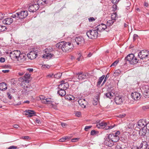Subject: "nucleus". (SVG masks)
<instances>
[{
  "label": "nucleus",
  "mask_w": 149,
  "mask_h": 149,
  "mask_svg": "<svg viewBox=\"0 0 149 149\" xmlns=\"http://www.w3.org/2000/svg\"><path fill=\"white\" fill-rule=\"evenodd\" d=\"M88 76L87 73H77L75 74L72 79L74 81H79L86 79Z\"/></svg>",
  "instance_id": "4"
},
{
  "label": "nucleus",
  "mask_w": 149,
  "mask_h": 149,
  "mask_svg": "<svg viewBox=\"0 0 149 149\" xmlns=\"http://www.w3.org/2000/svg\"><path fill=\"white\" fill-rule=\"evenodd\" d=\"M81 114V112L80 111H77L75 115L76 116L79 117Z\"/></svg>",
  "instance_id": "48"
},
{
  "label": "nucleus",
  "mask_w": 149,
  "mask_h": 149,
  "mask_svg": "<svg viewBox=\"0 0 149 149\" xmlns=\"http://www.w3.org/2000/svg\"><path fill=\"white\" fill-rule=\"evenodd\" d=\"M5 61V59L3 57H1L0 58V62L1 63H3Z\"/></svg>",
  "instance_id": "54"
},
{
  "label": "nucleus",
  "mask_w": 149,
  "mask_h": 149,
  "mask_svg": "<svg viewBox=\"0 0 149 149\" xmlns=\"http://www.w3.org/2000/svg\"><path fill=\"white\" fill-rule=\"evenodd\" d=\"M52 0H34L33 4L30 5L28 10L30 12H34L38 10L40 6H44L47 4H51Z\"/></svg>",
  "instance_id": "1"
},
{
  "label": "nucleus",
  "mask_w": 149,
  "mask_h": 149,
  "mask_svg": "<svg viewBox=\"0 0 149 149\" xmlns=\"http://www.w3.org/2000/svg\"><path fill=\"white\" fill-rule=\"evenodd\" d=\"M142 109L143 110H144L146 109H149V104L143 106L142 107Z\"/></svg>",
  "instance_id": "38"
},
{
  "label": "nucleus",
  "mask_w": 149,
  "mask_h": 149,
  "mask_svg": "<svg viewBox=\"0 0 149 149\" xmlns=\"http://www.w3.org/2000/svg\"><path fill=\"white\" fill-rule=\"evenodd\" d=\"M146 127L147 130H149V122L148 123H146Z\"/></svg>",
  "instance_id": "63"
},
{
  "label": "nucleus",
  "mask_w": 149,
  "mask_h": 149,
  "mask_svg": "<svg viewBox=\"0 0 149 149\" xmlns=\"http://www.w3.org/2000/svg\"><path fill=\"white\" fill-rule=\"evenodd\" d=\"M78 54V58H77V60H78V61H80L81 59L82 58V55L81 54L79 53L78 52L77 53Z\"/></svg>",
  "instance_id": "39"
},
{
  "label": "nucleus",
  "mask_w": 149,
  "mask_h": 149,
  "mask_svg": "<svg viewBox=\"0 0 149 149\" xmlns=\"http://www.w3.org/2000/svg\"><path fill=\"white\" fill-rule=\"evenodd\" d=\"M13 19L11 18H7L4 19L2 22L4 24L6 25H10L13 22Z\"/></svg>",
  "instance_id": "21"
},
{
  "label": "nucleus",
  "mask_w": 149,
  "mask_h": 149,
  "mask_svg": "<svg viewBox=\"0 0 149 149\" xmlns=\"http://www.w3.org/2000/svg\"><path fill=\"white\" fill-rule=\"evenodd\" d=\"M120 132L118 131L115 133H112L109 134H107V138L108 139L111 140L114 143L117 142L119 140V137L118 136L120 134Z\"/></svg>",
  "instance_id": "6"
},
{
  "label": "nucleus",
  "mask_w": 149,
  "mask_h": 149,
  "mask_svg": "<svg viewBox=\"0 0 149 149\" xmlns=\"http://www.w3.org/2000/svg\"><path fill=\"white\" fill-rule=\"evenodd\" d=\"M30 137L28 136H22L21 138V139H30Z\"/></svg>",
  "instance_id": "50"
},
{
  "label": "nucleus",
  "mask_w": 149,
  "mask_h": 149,
  "mask_svg": "<svg viewBox=\"0 0 149 149\" xmlns=\"http://www.w3.org/2000/svg\"><path fill=\"white\" fill-rule=\"evenodd\" d=\"M25 112V115H30L28 116L29 117H31L33 115L32 114L35 113L34 111L29 110H26Z\"/></svg>",
  "instance_id": "24"
},
{
  "label": "nucleus",
  "mask_w": 149,
  "mask_h": 149,
  "mask_svg": "<svg viewBox=\"0 0 149 149\" xmlns=\"http://www.w3.org/2000/svg\"><path fill=\"white\" fill-rule=\"evenodd\" d=\"M131 5L129 1H127L126 3H125V6L126 7V9L127 10L128 9L129 7Z\"/></svg>",
  "instance_id": "36"
},
{
  "label": "nucleus",
  "mask_w": 149,
  "mask_h": 149,
  "mask_svg": "<svg viewBox=\"0 0 149 149\" xmlns=\"http://www.w3.org/2000/svg\"><path fill=\"white\" fill-rule=\"evenodd\" d=\"M5 14L0 12V20H1L5 16Z\"/></svg>",
  "instance_id": "44"
},
{
  "label": "nucleus",
  "mask_w": 149,
  "mask_h": 149,
  "mask_svg": "<svg viewBox=\"0 0 149 149\" xmlns=\"http://www.w3.org/2000/svg\"><path fill=\"white\" fill-rule=\"evenodd\" d=\"M143 94L145 95V97H149V93H147V92H143Z\"/></svg>",
  "instance_id": "55"
},
{
  "label": "nucleus",
  "mask_w": 149,
  "mask_h": 149,
  "mask_svg": "<svg viewBox=\"0 0 149 149\" xmlns=\"http://www.w3.org/2000/svg\"><path fill=\"white\" fill-rule=\"evenodd\" d=\"M74 40L76 44L78 45H79L80 46L82 45L84 43V40L82 37H75Z\"/></svg>",
  "instance_id": "14"
},
{
  "label": "nucleus",
  "mask_w": 149,
  "mask_h": 149,
  "mask_svg": "<svg viewBox=\"0 0 149 149\" xmlns=\"http://www.w3.org/2000/svg\"><path fill=\"white\" fill-rule=\"evenodd\" d=\"M7 89V84L4 82L0 84V90L4 91Z\"/></svg>",
  "instance_id": "25"
},
{
  "label": "nucleus",
  "mask_w": 149,
  "mask_h": 149,
  "mask_svg": "<svg viewBox=\"0 0 149 149\" xmlns=\"http://www.w3.org/2000/svg\"><path fill=\"white\" fill-rule=\"evenodd\" d=\"M149 52V51L146 50H142L138 53V56L141 59H143L147 57Z\"/></svg>",
  "instance_id": "13"
},
{
  "label": "nucleus",
  "mask_w": 149,
  "mask_h": 149,
  "mask_svg": "<svg viewBox=\"0 0 149 149\" xmlns=\"http://www.w3.org/2000/svg\"><path fill=\"white\" fill-rule=\"evenodd\" d=\"M10 70H3L2 71V72L4 73H6L9 72Z\"/></svg>",
  "instance_id": "61"
},
{
  "label": "nucleus",
  "mask_w": 149,
  "mask_h": 149,
  "mask_svg": "<svg viewBox=\"0 0 149 149\" xmlns=\"http://www.w3.org/2000/svg\"><path fill=\"white\" fill-rule=\"evenodd\" d=\"M61 125L62 127H64L65 126H66L67 125V124L66 123H61Z\"/></svg>",
  "instance_id": "58"
},
{
  "label": "nucleus",
  "mask_w": 149,
  "mask_h": 149,
  "mask_svg": "<svg viewBox=\"0 0 149 149\" xmlns=\"http://www.w3.org/2000/svg\"><path fill=\"white\" fill-rule=\"evenodd\" d=\"M86 34L89 38L95 39L97 37L98 33L96 29H93L88 31L86 32Z\"/></svg>",
  "instance_id": "7"
},
{
  "label": "nucleus",
  "mask_w": 149,
  "mask_h": 149,
  "mask_svg": "<svg viewBox=\"0 0 149 149\" xmlns=\"http://www.w3.org/2000/svg\"><path fill=\"white\" fill-rule=\"evenodd\" d=\"M17 148V146H12L9 147L8 148V149H16Z\"/></svg>",
  "instance_id": "47"
},
{
  "label": "nucleus",
  "mask_w": 149,
  "mask_h": 149,
  "mask_svg": "<svg viewBox=\"0 0 149 149\" xmlns=\"http://www.w3.org/2000/svg\"><path fill=\"white\" fill-rule=\"evenodd\" d=\"M65 41H61L59 42L56 45V47L58 49H61L63 51V47H64L63 45L65 44Z\"/></svg>",
  "instance_id": "26"
},
{
  "label": "nucleus",
  "mask_w": 149,
  "mask_h": 149,
  "mask_svg": "<svg viewBox=\"0 0 149 149\" xmlns=\"http://www.w3.org/2000/svg\"><path fill=\"white\" fill-rule=\"evenodd\" d=\"M79 105L82 107L85 108L86 107V102L84 99H80L78 101Z\"/></svg>",
  "instance_id": "22"
},
{
  "label": "nucleus",
  "mask_w": 149,
  "mask_h": 149,
  "mask_svg": "<svg viewBox=\"0 0 149 149\" xmlns=\"http://www.w3.org/2000/svg\"><path fill=\"white\" fill-rule=\"evenodd\" d=\"M116 15L117 14L115 12L112 13L111 15V19L115 21L116 20Z\"/></svg>",
  "instance_id": "34"
},
{
  "label": "nucleus",
  "mask_w": 149,
  "mask_h": 149,
  "mask_svg": "<svg viewBox=\"0 0 149 149\" xmlns=\"http://www.w3.org/2000/svg\"><path fill=\"white\" fill-rule=\"evenodd\" d=\"M53 50L52 48H46L44 50L45 54L43 56L42 58H44L50 59L52 58H54V55L51 53V52Z\"/></svg>",
  "instance_id": "9"
},
{
  "label": "nucleus",
  "mask_w": 149,
  "mask_h": 149,
  "mask_svg": "<svg viewBox=\"0 0 149 149\" xmlns=\"http://www.w3.org/2000/svg\"><path fill=\"white\" fill-rule=\"evenodd\" d=\"M115 22L114 20L112 19L109 20L107 22V26H110L112 25L114 22Z\"/></svg>",
  "instance_id": "33"
},
{
  "label": "nucleus",
  "mask_w": 149,
  "mask_h": 149,
  "mask_svg": "<svg viewBox=\"0 0 149 149\" xmlns=\"http://www.w3.org/2000/svg\"><path fill=\"white\" fill-rule=\"evenodd\" d=\"M109 74H107V75L106 76H105V77L103 81V82L102 84V85H101L102 86L103 85H104V84L105 83V82L106 81L107 79L109 77Z\"/></svg>",
  "instance_id": "37"
},
{
  "label": "nucleus",
  "mask_w": 149,
  "mask_h": 149,
  "mask_svg": "<svg viewBox=\"0 0 149 149\" xmlns=\"http://www.w3.org/2000/svg\"><path fill=\"white\" fill-rule=\"evenodd\" d=\"M64 43L65 44L63 45L64 47H63V51L67 53L71 52L73 50L74 47L73 45L70 42H65Z\"/></svg>",
  "instance_id": "8"
},
{
  "label": "nucleus",
  "mask_w": 149,
  "mask_h": 149,
  "mask_svg": "<svg viewBox=\"0 0 149 149\" xmlns=\"http://www.w3.org/2000/svg\"><path fill=\"white\" fill-rule=\"evenodd\" d=\"M28 71L29 72H31L33 71V68H28L26 70Z\"/></svg>",
  "instance_id": "62"
},
{
  "label": "nucleus",
  "mask_w": 149,
  "mask_h": 149,
  "mask_svg": "<svg viewBox=\"0 0 149 149\" xmlns=\"http://www.w3.org/2000/svg\"><path fill=\"white\" fill-rule=\"evenodd\" d=\"M111 92H108L104 94L106 96L107 98L111 99L113 96L114 95V93L112 92H111Z\"/></svg>",
  "instance_id": "29"
},
{
  "label": "nucleus",
  "mask_w": 149,
  "mask_h": 149,
  "mask_svg": "<svg viewBox=\"0 0 149 149\" xmlns=\"http://www.w3.org/2000/svg\"><path fill=\"white\" fill-rule=\"evenodd\" d=\"M89 21L90 22H92L95 20V19L93 17H91L88 18Z\"/></svg>",
  "instance_id": "51"
},
{
  "label": "nucleus",
  "mask_w": 149,
  "mask_h": 149,
  "mask_svg": "<svg viewBox=\"0 0 149 149\" xmlns=\"http://www.w3.org/2000/svg\"><path fill=\"white\" fill-rule=\"evenodd\" d=\"M1 32L5 31L6 29V26H4L1 25Z\"/></svg>",
  "instance_id": "46"
},
{
  "label": "nucleus",
  "mask_w": 149,
  "mask_h": 149,
  "mask_svg": "<svg viewBox=\"0 0 149 149\" xmlns=\"http://www.w3.org/2000/svg\"><path fill=\"white\" fill-rule=\"evenodd\" d=\"M36 122L39 124H41V122L39 119L36 120Z\"/></svg>",
  "instance_id": "64"
},
{
  "label": "nucleus",
  "mask_w": 149,
  "mask_h": 149,
  "mask_svg": "<svg viewBox=\"0 0 149 149\" xmlns=\"http://www.w3.org/2000/svg\"><path fill=\"white\" fill-rule=\"evenodd\" d=\"M78 139V138H76L72 139H71V141L72 142H74L76 141Z\"/></svg>",
  "instance_id": "57"
},
{
  "label": "nucleus",
  "mask_w": 149,
  "mask_h": 149,
  "mask_svg": "<svg viewBox=\"0 0 149 149\" xmlns=\"http://www.w3.org/2000/svg\"><path fill=\"white\" fill-rule=\"evenodd\" d=\"M132 97L135 100H137L141 98L140 94L138 92H134L132 93L131 94Z\"/></svg>",
  "instance_id": "20"
},
{
  "label": "nucleus",
  "mask_w": 149,
  "mask_h": 149,
  "mask_svg": "<svg viewBox=\"0 0 149 149\" xmlns=\"http://www.w3.org/2000/svg\"><path fill=\"white\" fill-rule=\"evenodd\" d=\"M58 91V93L61 96H64L66 94V92L65 90L63 89H60Z\"/></svg>",
  "instance_id": "28"
},
{
  "label": "nucleus",
  "mask_w": 149,
  "mask_h": 149,
  "mask_svg": "<svg viewBox=\"0 0 149 149\" xmlns=\"http://www.w3.org/2000/svg\"><path fill=\"white\" fill-rule=\"evenodd\" d=\"M26 54L24 53H20L17 60L24 61L26 60Z\"/></svg>",
  "instance_id": "27"
},
{
  "label": "nucleus",
  "mask_w": 149,
  "mask_h": 149,
  "mask_svg": "<svg viewBox=\"0 0 149 149\" xmlns=\"http://www.w3.org/2000/svg\"><path fill=\"white\" fill-rule=\"evenodd\" d=\"M29 81L27 79L23 80L21 83V85L23 86L24 88H28L29 86H28V84L29 83ZM24 92L27 93L29 92V91L27 89H24Z\"/></svg>",
  "instance_id": "18"
},
{
  "label": "nucleus",
  "mask_w": 149,
  "mask_h": 149,
  "mask_svg": "<svg viewBox=\"0 0 149 149\" xmlns=\"http://www.w3.org/2000/svg\"><path fill=\"white\" fill-rule=\"evenodd\" d=\"M114 100L117 104H120L123 103L124 100L121 96H118L116 97Z\"/></svg>",
  "instance_id": "19"
},
{
  "label": "nucleus",
  "mask_w": 149,
  "mask_h": 149,
  "mask_svg": "<svg viewBox=\"0 0 149 149\" xmlns=\"http://www.w3.org/2000/svg\"><path fill=\"white\" fill-rule=\"evenodd\" d=\"M104 77H105V75H103L101 77H100L98 79V81L97 82V86H99L100 85V84H101V82H102V80H103V79L104 78Z\"/></svg>",
  "instance_id": "30"
},
{
  "label": "nucleus",
  "mask_w": 149,
  "mask_h": 149,
  "mask_svg": "<svg viewBox=\"0 0 149 149\" xmlns=\"http://www.w3.org/2000/svg\"><path fill=\"white\" fill-rule=\"evenodd\" d=\"M125 115H126L125 114H120L119 116L118 117L120 118H122L124 117L125 116Z\"/></svg>",
  "instance_id": "59"
},
{
  "label": "nucleus",
  "mask_w": 149,
  "mask_h": 149,
  "mask_svg": "<svg viewBox=\"0 0 149 149\" xmlns=\"http://www.w3.org/2000/svg\"><path fill=\"white\" fill-rule=\"evenodd\" d=\"M148 147L149 146L146 141H143L140 146V148L141 149H148Z\"/></svg>",
  "instance_id": "23"
},
{
  "label": "nucleus",
  "mask_w": 149,
  "mask_h": 149,
  "mask_svg": "<svg viewBox=\"0 0 149 149\" xmlns=\"http://www.w3.org/2000/svg\"><path fill=\"white\" fill-rule=\"evenodd\" d=\"M20 53V51L17 50L13 51L10 53V57L13 60H18Z\"/></svg>",
  "instance_id": "12"
},
{
  "label": "nucleus",
  "mask_w": 149,
  "mask_h": 149,
  "mask_svg": "<svg viewBox=\"0 0 149 149\" xmlns=\"http://www.w3.org/2000/svg\"><path fill=\"white\" fill-rule=\"evenodd\" d=\"M39 52L37 48H34L33 51H31L28 54L27 57L31 60L34 59L38 56V54Z\"/></svg>",
  "instance_id": "10"
},
{
  "label": "nucleus",
  "mask_w": 149,
  "mask_h": 149,
  "mask_svg": "<svg viewBox=\"0 0 149 149\" xmlns=\"http://www.w3.org/2000/svg\"><path fill=\"white\" fill-rule=\"evenodd\" d=\"M120 72H120V70H116L115 71L114 73H117L118 74L117 75H118V74H119Z\"/></svg>",
  "instance_id": "60"
},
{
  "label": "nucleus",
  "mask_w": 149,
  "mask_h": 149,
  "mask_svg": "<svg viewBox=\"0 0 149 149\" xmlns=\"http://www.w3.org/2000/svg\"><path fill=\"white\" fill-rule=\"evenodd\" d=\"M120 0H111L112 3L114 4L117 3Z\"/></svg>",
  "instance_id": "43"
},
{
  "label": "nucleus",
  "mask_w": 149,
  "mask_h": 149,
  "mask_svg": "<svg viewBox=\"0 0 149 149\" xmlns=\"http://www.w3.org/2000/svg\"><path fill=\"white\" fill-rule=\"evenodd\" d=\"M145 88L146 89V90H144V92H147V93H149V88H148V86H147L146 87H145Z\"/></svg>",
  "instance_id": "49"
},
{
  "label": "nucleus",
  "mask_w": 149,
  "mask_h": 149,
  "mask_svg": "<svg viewBox=\"0 0 149 149\" xmlns=\"http://www.w3.org/2000/svg\"><path fill=\"white\" fill-rule=\"evenodd\" d=\"M96 127L99 129H104L107 130L109 129H111L114 127V126H108L106 123L104 122H102L99 123H97Z\"/></svg>",
  "instance_id": "11"
},
{
  "label": "nucleus",
  "mask_w": 149,
  "mask_h": 149,
  "mask_svg": "<svg viewBox=\"0 0 149 149\" xmlns=\"http://www.w3.org/2000/svg\"><path fill=\"white\" fill-rule=\"evenodd\" d=\"M104 143L106 146L111 147L113 146L114 143L111 140L108 139L107 138V136L106 135L104 139Z\"/></svg>",
  "instance_id": "15"
},
{
  "label": "nucleus",
  "mask_w": 149,
  "mask_h": 149,
  "mask_svg": "<svg viewBox=\"0 0 149 149\" xmlns=\"http://www.w3.org/2000/svg\"><path fill=\"white\" fill-rule=\"evenodd\" d=\"M146 123L144 120H140L136 124H134L135 130H137L139 129V133L141 136H144L147 132V128L146 127Z\"/></svg>",
  "instance_id": "2"
},
{
  "label": "nucleus",
  "mask_w": 149,
  "mask_h": 149,
  "mask_svg": "<svg viewBox=\"0 0 149 149\" xmlns=\"http://www.w3.org/2000/svg\"><path fill=\"white\" fill-rule=\"evenodd\" d=\"M69 87V84L67 82L61 81V83L58 85V88L60 89L66 90Z\"/></svg>",
  "instance_id": "16"
},
{
  "label": "nucleus",
  "mask_w": 149,
  "mask_h": 149,
  "mask_svg": "<svg viewBox=\"0 0 149 149\" xmlns=\"http://www.w3.org/2000/svg\"><path fill=\"white\" fill-rule=\"evenodd\" d=\"M30 77V74L29 73H26L25 74L24 76L22 77V79L24 80H28L29 79Z\"/></svg>",
  "instance_id": "31"
},
{
  "label": "nucleus",
  "mask_w": 149,
  "mask_h": 149,
  "mask_svg": "<svg viewBox=\"0 0 149 149\" xmlns=\"http://www.w3.org/2000/svg\"><path fill=\"white\" fill-rule=\"evenodd\" d=\"M138 36L136 34H134L133 35V40L134 41L135 40L138 38Z\"/></svg>",
  "instance_id": "52"
},
{
  "label": "nucleus",
  "mask_w": 149,
  "mask_h": 149,
  "mask_svg": "<svg viewBox=\"0 0 149 149\" xmlns=\"http://www.w3.org/2000/svg\"><path fill=\"white\" fill-rule=\"evenodd\" d=\"M96 134V131L94 130H92L91 132V135H95Z\"/></svg>",
  "instance_id": "42"
},
{
  "label": "nucleus",
  "mask_w": 149,
  "mask_h": 149,
  "mask_svg": "<svg viewBox=\"0 0 149 149\" xmlns=\"http://www.w3.org/2000/svg\"><path fill=\"white\" fill-rule=\"evenodd\" d=\"M99 101L97 99H94L93 102V104L94 105H97Z\"/></svg>",
  "instance_id": "40"
},
{
  "label": "nucleus",
  "mask_w": 149,
  "mask_h": 149,
  "mask_svg": "<svg viewBox=\"0 0 149 149\" xmlns=\"http://www.w3.org/2000/svg\"><path fill=\"white\" fill-rule=\"evenodd\" d=\"M62 75V73L60 72L54 75V77L58 79L60 78Z\"/></svg>",
  "instance_id": "35"
},
{
  "label": "nucleus",
  "mask_w": 149,
  "mask_h": 149,
  "mask_svg": "<svg viewBox=\"0 0 149 149\" xmlns=\"http://www.w3.org/2000/svg\"><path fill=\"white\" fill-rule=\"evenodd\" d=\"M107 28V26L104 24H101L98 25L95 28L97 31L101 32L104 31Z\"/></svg>",
  "instance_id": "17"
},
{
  "label": "nucleus",
  "mask_w": 149,
  "mask_h": 149,
  "mask_svg": "<svg viewBox=\"0 0 149 149\" xmlns=\"http://www.w3.org/2000/svg\"><path fill=\"white\" fill-rule=\"evenodd\" d=\"M28 15V12L26 10L21 11L16 13H14L11 17L17 20L18 19H23L26 18Z\"/></svg>",
  "instance_id": "3"
},
{
  "label": "nucleus",
  "mask_w": 149,
  "mask_h": 149,
  "mask_svg": "<svg viewBox=\"0 0 149 149\" xmlns=\"http://www.w3.org/2000/svg\"><path fill=\"white\" fill-rule=\"evenodd\" d=\"M52 101L51 100V98H46L44 101L42 102L45 104H50Z\"/></svg>",
  "instance_id": "32"
},
{
  "label": "nucleus",
  "mask_w": 149,
  "mask_h": 149,
  "mask_svg": "<svg viewBox=\"0 0 149 149\" xmlns=\"http://www.w3.org/2000/svg\"><path fill=\"white\" fill-rule=\"evenodd\" d=\"M100 95L99 93H98L96 95V97H95V99H97L99 101V100L100 99Z\"/></svg>",
  "instance_id": "53"
},
{
  "label": "nucleus",
  "mask_w": 149,
  "mask_h": 149,
  "mask_svg": "<svg viewBox=\"0 0 149 149\" xmlns=\"http://www.w3.org/2000/svg\"><path fill=\"white\" fill-rule=\"evenodd\" d=\"M40 99L42 100V101H44L45 100V97L44 96L41 95L40 97Z\"/></svg>",
  "instance_id": "56"
},
{
  "label": "nucleus",
  "mask_w": 149,
  "mask_h": 149,
  "mask_svg": "<svg viewBox=\"0 0 149 149\" xmlns=\"http://www.w3.org/2000/svg\"><path fill=\"white\" fill-rule=\"evenodd\" d=\"M125 61H128L130 62L131 64H135L139 63V60H138L136 57L134 58V56L133 54H130L128 55L125 58Z\"/></svg>",
  "instance_id": "5"
},
{
  "label": "nucleus",
  "mask_w": 149,
  "mask_h": 149,
  "mask_svg": "<svg viewBox=\"0 0 149 149\" xmlns=\"http://www.w3.org/2000/svg\"><path fill=\"white\" fill-rule=\"evenodd\" d=\"M92 127V126H86L84 128V130L85 131H87L90 128H91Z\"/></svg>",
  "instance_id": "45"
},
{
  "label": "nucleus",
  "mask_w": 149,
  "mask_h": 149,
  "mask_svg": "<svg viewBox=\"0 0 149 149\" xmlns=\"http://www.w3.org/2000/svg\"><path fill=\"white\" fill-rule=\"evenodd\" d=\"M118 62V61L116 60L111 64V67L113 66H116Z\"/></svg>",
  "instance_id": "41"
}]
</instances>
